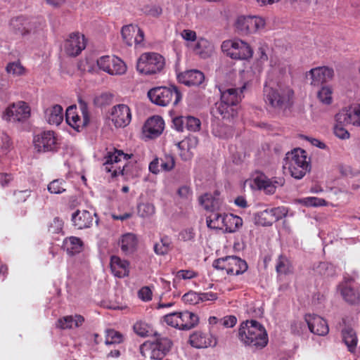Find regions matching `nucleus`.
Wrapping results in <instances>:
<instances>
[{
  "mask_svg": "<svg viewBox=\"0 0 360 360\" xmlns=\"http://www.w3.org/2000/svg\"><path fill=\"white\" fill-rule=\"evenodd\" d=\"M238 336L244 345L258 349L264 347L268 343L265 328L255 320L243 322L239 328Z\"/></svg>",
  "mask_w": 360,
  "mask_h": 360,
  "instance_id": "1",
  "label": "nucleus"
},
{
  "mask_svg": "<svg viewBox=\"0 0 360 360\" xmlns=\"http://www.w3.org/2000/svg\"><path fill=\"white\" fill-rule=\"evenodd\" d=\"M293 91L289 87L272 88L267 86L264 89V100L265 103L271 108L281 111L289 108Z\"/></svg>",
  "mask_w": 360,
  "mask_h": 360,
  "instance_id": "2",
  "label": "nucleus"
},
{
  "mask_svg": "<svg viewBox=\"0 0 360 360\" xmlns=\"http://www.w3.org/2000/svg\"><path fill=\"white\" fill-rule=\"evenodd\" d=\"M150 101L158 105L167 106L169 104L177 105L181 100L182 96L176 86H158L151 89L148 92Z\"/></svg>",
  "mask_w": 360,
  "mask_h": 360,
  "instance_id": "3",
  "label": "nucleus"
},
{
  "mask_svg": "<svg viewBox=\"0 0 360 360\" xmlns=\"http://www.w3.org/2000/svg\"><path fill=\"white\" fill-rule=\"evenodd\" d=\"M288 170L291 176L297 179H301L310 171L311 165L305 150L297 148L287 154Z\"/></svg>",
  "mask_w": 360,
  "mask_h": 360,
  "instance_id": "4",
  "label": "nucleus"
},
{
  "mask_svg": "<svg viewBox=\"0 0 360 360\" xmlns=\"http://www.w3.org/2000/svg\"><path fill=\"white\" fill-rule=\"evenodd\" d=\"M165 65V58L160 54L144 53L137 61L136 70L143 75H155L163 70Z\"/></svg>",
  "mask_w": 360,
  "mask_h": 360,
  "instance_id": "5",
  "label": "nucleus"
},
{
  "mask_svg": "<svg viewBox=\"0 0 360 360\" xmlns=\"http://www.w3.org/2000/svg\"><path fill=\"white\" fill-rule=\"evenodd\" d=\"M221 48L228 56L236 60H248L252 58L253 54L250 46L240 39L226 40L222 42Z\"/></svg>",
  "mask_w": 360,
  "mask_h": 360,
  "instance_id": "6",
  "label": "nucleus"
},
{
  "mask_svg": "<svg viewBox=\"0 0 360 360\" xmlns=\"http://www.w3.org/2000/svg\"><path fill=\"white\" fill-rule=\"evenodd\" d=\"M212 266L217 269L226 270L230 275H240L248 269L247 262L236 256H226L215 259Z\"/></svg>",
  "mask_w": 360,
  "mask_h": 360,
  "instance_id": "7",
  "label": "nucleus"
},
{
  "mask_svg": "<svg viewBox=\"0 0 360 360\" xmlns=\"http://www.w3.org/2000/svg\"><path fill=\"white\" fill-rule=\"evenodd\" d=\"M30 116V108L24 101H18L11 104L4 112L2 118L8 122H20Z\"/></svg>",
  "mask_w": 360,
  "mask_h": 360,
  "instance_id": "8",
  "label": "nucleus"
},
{
  "mask_svg": "<svg viewBox=\"0 0 360 360\" xmlns=\"http://www.w3.org/2000/svg\"><path fill=\"white\" fill-rule=\"evenodd\" d=\"M34 145L38 152H55L58 148V143L53 131H45L36 135Z\"/></svg>",
  "mask_w": 360,
  "mask_h": 360,
  "instance_id": "9",
  "label": "nucleus"
},
{
  "mask_svg": "<svg viewBox=\"0 0 360 360\" xmlns=\"http://www.w3.org/2000/svg\"><path fill=\"white\" fill-rule=\"evenodd\" d=\"M98 68L112 75H122L127 71L125 63L115 56H103L97 60Z\"/></svg>",
  "mask_w": 360,
  "mask_h": 360,
  "instance_id": "10",
  "label": "nucleus"
},
{
  "mask_svg": "<svg viewBox=\"0 0 360 360\" xmlns=\"http://www.w3.org/2000/svg\"><path fill=\"white\" fill-rule=\"evenodd\" d=\"M130 155L124 153L123 151L119 150H115L114 153H108L105 157V162L103 163L104 169L107 172H112V176L115 177L118 175L124 174V166H115V164L119 163L122 158L127 160L130 158Z\"/></svg>",
  "mask_w": 360,
  "mask_h": 360,
  "instance_id": "11",
  "label": "nucleus"
},
{
  "mask_svg": "<svg viewBox=\"0 0 360 360\" xmlns=\"http://www.w3.org/2000/svg\"><path fill=\"white\" fill-rule=\"evenodd\" d=\"M264 25V20L255 16H240L236 22V28L241 34L255 33Z\"/></svg>",
  "mask_w": 360,
  "mask_h": 360,
  "instance_id": "12",
  "label": "nucleus"
},
{
  "mask_svg": "<svg viewBox=\"0 0 360 360\" xmlns=\"http://www.w3.org/2000/svg\"><path fill=\"white\" fill-rule=\"evenodd\" d=\"M110 119L116 128L127 127L131 120V113L129 106L125 104L114 105L110 109Z\"/></svg>",
  "mask_w": 360,
  "mask_h": 360,
  "instance_id": "13",
  "label": "nucleus"
},
{
  "mask_svg": "<svg viewBox=\"0 0 360 360\" xmlns=\"http://www.w3.org/2000/svg\"><path fill=\"white\" fill-rule=\"evenodd\" d=\"M254 183L259 190H264L267 194H274L278 187L284 185L285 179L276 176L269 179L265 174L259 173L255 177Z\"/></svg>",
  "mask_w": 360,
  "mask_h": 360,
  "instance_id": "14",
  "label": "nucleus"
},
{
  "mask_svg": "<svg viewBox=\"0 0 360 360\" xmlns=\"http://www.w3.org/2000/svg\"><path fill=\"white\" fill-rule=\"evenodd\" d=\"M336 122L342 125L360 126V105L342 109L335 115Z\"/></svg>",
  "mask_w": 360,
  "mask_h": 360,
  "instance_id": "15",
  "label": "nucleus"
},
{
  "mask_svg": "<svg viewBox=\"0 0 360 360\" xmlns=\"http://www.w3.org/2000/svg\"><path fill=\"white\" fill-rule=\"evenodd\" d=\"M86 47V39L84 34L72 33L65 41L64 48L66 53L70 56H78Z\"/></svg>",
  "mask_w": 360,
  "mask_h": 360,
  "instance_id": "16",
  "label": "nucleus"
},
{
  "mask_svg": "<svg viewBox=\"0 0 360 360\" xmlns=\"http://www.w3.org/2000/svg\"><path fill=\"white\" fill-rule=\"evenodd\" d=\"M9 25L14 33L21 36H25L34 32L36 28L35 22L24 16H18L12 18Z\"/></svg>",
  "mask_w": 360,
  "mask_h": 360,
  "instance_id": "17",
  "label": "nucleus"
},
{
  "mask_svg": "<svg viewBox=\"0 0 360 360\" xmlns=\"http://www.w3.org/2000/svg\"><path fill=\"white\" fill-rule=\"evenodd\" d=\"M334 75V71L332 68L323 66L311 69L307 73V76H310V84L314 86H321L330 80Z\"/></svg>",
  "mask_w": 360,
  "mask_h": 360,
  "instance_id": "18",
  "label": "nucleus"
},
{
  "mask_svg": "<svg viewBox=\"0 0 360 360\" xmlns=\"http://www.w3.org/2000/svg\"><path fill=\"white\" fill-rule=\"evenodd\" d=\"M96 217L95 223L98 224V219L96 212L91 213L88 210H77L72 214V221L73 225L78 229H84L91 227L93 224L94 218Z\"/></svg>",
  "mask_w": 360,
  "mask_h": 360,
  "instance_id": "19",
  "label": "nucleus"
},
{
  "mask_svg": "<svg viewBox=\"0 0 360 360\" xmlns=\"http://www.w3.org/2000/svg\"><path fill=\"white\" fill-rule=\"evenodd\" d=\"M304 321L312 333L321 336L328 333L329 328L328 323L322 317L316 314H306Z\"/></svg>",
  "mask_w": 360,
  "mask_h": 360,
  "instance_id": "20",
  "label": "nucleus"
},
{
  "mask_svg": "<svg viewBox=\"0 0 360 360\" xmlns=\"http://www.w3.org/2000/svg\"><path fill=\"white\" fill-rule=\"evenodd\" d=\"M219 195L220 193L218 191H215L214 193H206L199 197V204L207 211H218L223 203Z\"/></svg>",
  "mask_w": 360,
  "mask_h": 360,
  "instance_id": "21",
  "label": "nucleus"
},
{
  "mask_svg": "<svg viewBox=\"0 0 360 360\" xmlns=\"http://www.w3.org/2000/svg\"><path fill=\"white\" fill-rule=\"evenodd\" d=\"M164 129V121L160 116H153L147 120L143 131L146 136L154 139L160 136Z\"/></svg>",
  "mask_w": 360,
  "mask_h": 360,
  "instance_id": "22",
  "label": "nucleus"
},
{
  "mask_svg": "<svg viewBox=\"0 0 360 360\" xmlns=\"http://www.w3.org/2000/svg\"><path fill=\"white\" fill-rule=\"evenodd\" d=\"M179 81L186 86H198L201 84L204 79V74L197 70H191L185 71L178 75Z\"/></svg>",
  "mask_w": 360,
  "mask_h": 360,
  "instance_id": "23",
  "label": "nucleus"
},
{
  "mask_svg": "<svg viewBox=\"0 0 360 360\" xmlns=\"http://www.w3.org/2000/svg\"><path fill=\"white\" fill-rule=\"evenodd\" d=\"M110 269L112 274L118 278H124L129 276V263L125 259L113 255L110 257Z\"/></svg>",
  "mask_w": 360,
  "mask_h": 360,
  "instance_id": "24",
  "label": "nucleus"
},
{
  "mask_svg": "<svg viewBox=\"0 0 360 360\" xmlns=\"http://www.w3.org/2000/svg\"><path fill=\"white\" fill-rule=\"evenodd\" d=\"M340 290L344 300L349 304H360V290L352 285H340Z\"/></svg>",
  "mask_w": 360,
  "mask_h": 360,
  "instance_id": "25",
  "label": "nucleus"
},
{
  "mask_svg": "<svg viewBox=\"0 0 360 360\" xmlns=\"http://www.w3.org/2000/svg\"><path fill=\"white\" fill-rule=\"evenodd\" d=\"M79 107L82 114V120L77 114L73 119H72V120L67 121V123L77 131H79L82 129L86 127L90 121L86 103L84 101H80Z\"/></svg>",
  "mask_w": 360,
  "mask_h": 360,
  "instance_id": "26",
  "label": "nucleus"
},
{
  "mask_svg": "<svg viewBox=\"0 0 360 360\" xmlns=\"http://www.w3.org/2000/svg\"><path fill=\"white\" fill-rule=\"evenodd\" d=\"M245 86H243L240 89L229 88L225 90L219 89L221 93V99L224 103L231 105L232 106L236 105L241 101V94Z\"/></svg>",
  "mask_w": 360,
  "mask_h": 360,
  "instance_id": "27",
  "label": "nucleus"
},
{
  "mask_svg": "<svg viewBox=\"0 0 360 360\" xmlns=\"http://www.w3.org/2000/svg\"><path fill=\"white\" fill-rule=\"evenodd\" d=\"M119 245L125 255L132 254L136 250L138 239L135 234L128 233L122 236Z\"/></svg>",
  "mask_w": 360,
  "mask_h": 360,
  "instance_id": "28",
  "label": "nucleus"
},
{
  "mask_svg": "<svg viewBox=\"0 0 360 360\" xmlns=\"http://www.w3.org/2000/svg\"><path fill=\"white\" fill-rule=\"evenodd\" d=\"M180 330H188L195 327L198 322V315L188 311L179 312Z\"/></svg>",
  "mask_w": 360,
  "mask_h": 360,
  "instance_id": "29",
  "label": "nucleus"
},
{
  "mask_svg": "<svg viewBox=\"0 0 360 360\" xmlns=\"http://www.w3.org/2000/svg\"><path fill=\"white\" fill-rule=\"evenodd\" d=\"M84 321V318L81 315L65 316L58 320L56 326L61 329H70L73 327H79Z\"/></svg>",
  "mask_w": 360,
  "mask_h": 360,
  "instance_id": "30",
  "label": "nucleus"
},
{
  "mask_svg": "<svg viewBox=\"0 0 360 360\" xmlns=\"http://www.w3.org/2000/svg\"><path fill=\"white\" fill-rule=\"evenodd\" d=\"M243 225V219L233 214H224L223 229L227 233L237 231Z\"/></svg>",
  "mask_w": 360,
  "mask_h": 360,
  "instance_id": "31",
  "label": "nucleus"
},
{
  "mask_svg": "<svg viewBox=\"0 0 360 360\" xmlns=\"http://www.w3.org/2000/svg\"><path fill=\"white\" fill-rule=\"evenodd\" d=\"M139 350L143 356H146V352H150V357L152 359L161 360L166 355L150 341H146L141 345Z\"/></svg>",
  "mask_w": 360,
  "mask_h": 360,
  "instance_id": "32",
  "label": "nucleus"
},
{
  "mask_svg": "<svg viewBox=\"0 0 360 360\" xmlns=\"http://www.w3.org/2000/svg\"><path fill=\"white\" fill-rule=\"evenodd\" d=\"M190 344L196 348H205L210 346H214L216 342H212L207 338L206 335L202 332H195L193 333L189 338Z\"/></svg>",
  "mask_w": 360,
  "mask_h": 360,
  "instance_id": "33",
  "label": "nucleus"
},
{
  "mask_svg": "<svg viewBox=\"0 0 360 360\" xmlns=\"http://www.w3.org/2000/svg\"><path fill=\"white\" fill-rule=\"evenodd\" d=\"M64 247L69 255H74L82 250L83 242L77 237L71 236L65 240Z\"/></svg>",
  "mask_w": 360,
  "mask_h": 360,
  "instance_id": "34",
  "label": "nucleus"
},
{
  "mask_svg": "<svg viewBox=\"0 0 360 360\" xmlns=\"http://www.w3.org/2000/svg\"><path fill=\"white\" fill-rule=\"evenodd\" d=\"M342 340L349 351L353 352L357 345V337L355 331L349 327H345L342 330Z\"/></svg>",
  "mask_w": 360,
  "mask_h": 360,
  "instance_id": "35",
  "label": "nucleus"
},
{
  "mask_svg": "<svg viewBox=\"0 0 360 360\" xmlns=\"http://www.w3.org/2000/svg\"><path fill=\"white\" fill-rule=\"evenodd\" d=\"M154 252L158 255H165L173 249L172 239L164 235L160 238V243H157L153 247Z\"/></svg>",
  "mask_w": 360,
  "mask_h": 360,
  "instance_id": "36",
  "label": "nucleus"
},
{
  "mask_svg": "<svg viewBox=\"0 0 360 360\" xmlns=\"http://www.w3.org/2000/svg\"><path fill=\"white\" fill-rule=\"evenodd\" d=\"M46 116L49 124H60L63 118L62 107L55 105L52 108L46 110Z\"/></svg>",
  "mask_w": 360,
  "mask_h": 360,
  "instance_id": "37",
  "label": "nucleus"
},
{
  "mask_svg": "<svg viewBox=\"0 0 360 360\" xmlns=\"http://www.w3.org/2000/svg\"><path fill=\"white\" fill-rule=\"evenodd\" d=\"M255 223L263 226H271L276 222V218L272 215L271 210H265L256 214Z\"/></svg>",
  "mask_w": 360,
  "mask_h": 360,
  "instance_id": "38",
  "label": "nucleus"
},
{
  "mask_svg": "<svg viewBox=\"0 0 360 360\" xmlns=\"http://www.w3.org/2000/svg\"><path fill=\"white\" fill-rule=\"evenodd\" d=\"M137 32V25L132 24L124 25L122 27L121 34L123 41L127 46H132L134 44V37Z\"/></svg>",
  "mask_w": 360,
  "mask_h": 360,
  "instance_id": "39",
  "label": "nucleus"
},
{
  "mask_svg": "<svg viewBox=\"0 0 360 360\" xmlns=\"http://www.w3.org/2000/svg\"><path fill=\"white\" fill-rule=\"evenodd\" d=\"M207 225L213 229H223L224 214L217 211L211 212V214L206 219Z\"/></svg>",
  "mask_w": 360,
  "mask_h": 360,
  "instance_id": "40",
  "label": "nucleus"
},
{
  "mask_svg": "<svg viewBox=\"0 0 360 360\" xmlns=\"http://www.w3.org/2000/svg\"><path fill=\"white\" fill-rule=\"evenodd\" d=\"M276 270L278 274L286 275L292 271V265L289 259L283 255H280L276 264Z\"/></svg>",
  "mask_w": 360,
  "mask_h": 360,
  "instance_id": "41",
  "label": "nucleus"
},
{
  "mask_svg": "<svg viewBox=\"0 0 360 360\" xmlns=\"http://www.w3.org/2000/svg\"><path fill=\"white\" fill-rule=\"evenodd\" d=\"M105 343L106 345L120 344L124 341L123 335L114 329H108L106 330Z\"/></svg>",
  "mask_w": 360,
  "mask_h": 360,
  "instance_id": "42",
  "label": "nucleus"
},
{
  "mask_svg": "<svg viewBox=\"0 0 360 360\" xmlns=\"http://www.w3.org/2000/svg\"><path fill=\"white\" fill-rule=\"evenodd\" d=\"M217 111L220 114L223 118L229 119L230 117H233L236 113L233 109V106L226 103H224L221 100L220 103H217Z\"/></svg>",
  "mask_w": 360,
  "mask_h": 360,
  "instance_id": "43",
  "label": "nucleus"
},
{
  "mask_svg": "<svg viewBox=\"0 0 360 360\" xmlns=\"http://www.w3.org/2000/svg\"><path fill=\"white\" fill-rule=\"evenodd\" d=\"M66 183L63 179H54L48 185V191L53 194H60L66 191Z\"/></svg>",
  "mask_w": 360,
  "mask_h": 360,
  "instance_id": "44",
  "label": "nucleus"
},
{
  "mask_svg": "<svg viewBox=\"0 0 360 360\" xmlns=\"http://www.w3.org/2000/svg\"><path fill=\"white\" fill-rule=\"evenodd\" d=\"M212 134L219 138L226 139L231 135V129L226 125L217 123L212 127Z\"/></svg>",
  "mask_w": 360,
  "mask_h": 360,
  "instance_id": "45",
  "label": "nucleus"
},
{
  "mask_svg": "<svg viewBox=\"0 0 360 360\" xmlns=\"http://www.w3.org/2000/svg\"><path fill=\"white\" fill-rule=\"evenodd\" d=\"M138 214L142 218L150 217L155 214V206L150 202H143L138 205Z\"/></svg>",
  "mask_w": 360,
  "mask_h": 360,
  "instance_id": "46",
  "label": "nucleus"
},
{
  "mask_svg": "<svg viewBox=\"0 0 360 360\" xmlns=\"http://www.w3.org/2000/svg\"><path fill=\"white\" fill-rule=\"evenodd\" d=\"M332 89L328 86H323L317 93V97L320 102L329 105L332 103Z\"/></svg>",
  "mask_w": 360,
  "mask_h": 360,
  "instance_id": "47",
  "label": "nucleus"
},
{
  "mask_svg": "<svg viewBox=\"0 0 360 360\" xmlns=\"http://www.w3.org/2000/svg\"><path fill=\"white\" fill-rule=\"evenodd\" d=\"M6 72L13 76H20L23 75L25 68L19 61L9 63L6 68Z\"/></svg>",
  "mask_w": 360,
  "mask_h": 360,
  "instance_id": "48",
  "label": "nucleus"
},
{
  "mask_svg": "<svg viewBox=\"0 0 360 360\" xmlns=\"http://www.w3.org/2000/svg\"><path fill=\"white\" fill-rule=\"evenodd\" d=\"M153 345H156L158 349H160L165 354L169 351L172 342L167 338H158L155 341L152 342Z\"/></svg>",
  "mask_w": 360,
  "mask_h": 360,
  "instance_id": "49",
  "label": "nucleus"
},
{
  "mask_svg": "<svg viewBox=\"0 0 360 360\" xmlns=\"http://www.w3.org/2000/svg\"><path fill=\"white\" fill-rule=\"evenodd\" d=\"M134 332L141 337L150 335V326L145 322L138 321L134 325Z\"/></svg>",
  "mask_w": 360,
  "mask_h": 360,
  "instance_id": "50",
  "label": "nucleus"
},
{
  "mask_svg": "<svg viewBox=\"0 0 360 360\" xmlns=\"http://www.w3.org/2000/svg\"><path fill=\"white\" fill-rule=\"evenodd\" d=\"M304 205L309 207H318L326 205V201L323 198L317 197H307L300 200Z\"/></svg>",
  "mask_w": 360,
  "mask_h": 360,
  "instance_id": "51",
  "label": "nucleus"
},
{
  "mask_svg": "<svg viewBox=\"0 0 360 360\" xmlns=\"http://www.w3.org/2000/svg\"><path fill=\"white\" fill-rule=\"evenodd\" d=\"M200 121L193 116H186V129L190 131H197L200 128Z\"/></svg>",
  "mask_w": 360,
  "mask_h": 360,
  "instance_id": "52",
  "label": "nucleus"
},
{
  "mask_svg": "<svg viewBox=\"0 0 360 360\" xmlns=\"http://www.w3.org/2000/svg\"><path fill=\"white\" fill-rule=\"evenodd\" d=\"M179 312H174L164 316V320L167 325L180 329Z\"/></svg>",
  "mask_w": 360,
  "mask_h": 360,
  "instance_id": "53",
  "label": "nucleus"
},
{
  "mask_svg": "<svg viewBox=\"0 0 360 360\" xmlns=\"http://www.w3.org/2000/svg\"><path fill=\"white\" fill-rule=\"evenodd\" d=\"M32 191L25 189L23 191H15L13 193V202L15 203H21L27 200L30 196Z\"/></svg>",
  "mask_w": 360,
  "mask_h": 360,
  "instance_id": "54",
  "label": "nucleus"
},
{
  "mask_svg": "<svg viewBox=\"0 0 360 360\" xmlns=\"http://www.w3.org/2000/svg\"><path fill=\"white\" fill-rule=\"evenodd\" d=\"M196 276L197 274L191 270H179L176 274V278L173 281V285L176 288V279H191Z\"/></svg>",
  "mask_w": 360,
  "mask_h": 360,
  "instance_id": "55",
  "label": "nucleus"
},
{
  "mask_svg": "<svg viewBox=\"0 0 360 360\" xmlns=\"http://www.w3.org/2000/svg\"><path fill=\"white\" fill-rule=\"evenodd\" d=\"M292 333L295 335H301L306 330V324L301 321H293L290 325Z\"/></svg>",
  "mask_w": 360,
  "mask_h": 360,
  "instance_id": "56",
  "label": "nucleus"
},
{
  "mask_svg": "<svg viewBox=\"0 0 360 360\" xmlns=\"http://www.w3.org/2000/svg\"><path fill=\"white\" fill-rule=\"evenodd\" d=\"M182 300L186 303L197 304L200 302V297H199V293L190 291L184 295Z\"/></svg>",
  "mask_w": 360,
  "mask_h": 360,
  "instance_id": "57",
  "label": "nucleus"
},
{
  "mask_svg": "<svg viewBox=\"0 0 360 360\" xmlns=\"http://www.w3.org/2000/svg\"><path fill=\"white\" fill-rule=\"evenodd\" d=\"M160 167L164 171H170L174 167V160L171 155H166L164 159H160Z\"/></svg>",
  "mask_w": 360,
  "mask_h": 360,
  "instance_id": "58",
  "label": "nucleus"
},
{
  "mask_svg": "<svg viewBox=\"0 0 360 360\" xmlns=\"http://www.w3.org/2000/svg\"><path fill=\"white\" fill-rule=\"evenodd\" d=\"M144 12L148 15L158 18L162 14V10L159 6H148L145 7Z\"/></svg>",
  "mask_w": 360,
  "mask_h": 360,
  "instance_id": "59",
  "label": "nucleus"
},
{
  "mask_svg": "<svg viewBox=\"0 0 360 360\" xmlns=\"http://www.w3.org/2000/svg\"><path fill=\"white\" fill-rule=\"evenodd\" d=\"M192 194V190L188 186H182L177 191V195L184 200H191Z\"/></svg>",
  "mask_w": 360,
  "mask_h": 360,
  "instance_id": "60",
  "label": "nucleus"
},
{
  "mask_svg": "<svg viewBox=\"0 0 360 360\" xmlns=\"http://www.w3.org/2000/svg\"><path fill=\"white\" fill-rule=\"evenodd\" d=\"M270 210L272 215L276 218V221L285 217L288 214V210L284 207H277Z\"/></svg>",
  "mask_w": 360,
  "mask_h": 360,
  "instance_id": "61",
  "label": "nucleus"
},
{
  "mask_svg": "<svg viewBox=\"0 0 360 360\" xmlns=\"http://www.w3.org/2000/svg\"><path fill=\"white\" fill-rule=\"evenodd\" d=\"M63 222L58 218H55L49 227V231L51 233H58L62 231Z\"/></svg>",
  "mask_w": 360,
  "mask_h": 360,
  "instance_id": "62",
  "label": "nucleus"
},
{
  "mask_svg": "<svg viewBox=\"0 0 360 360\" xmlns=\"http://www.w3.org/2000/svg\"><path fill=\"white\" fill-rule=\"evenodd\" d=\"M180 239L184 241H191L195 238V233L193 228H188L183 230L179 233Z\"/></svg>",
  "mask_w": 360,
  "mask_h": 360,
  "instance_id": "63",
  "label": "nucleus"
},
{
  "mask_svg": "<svg viewBox=\"0 0 360 360\" xmlns=\"http://www.w3.org/2000/svg\"><path fill=\"white\" fill-rule=\"evenodd\" d=\"M237 322V319L234 316H227L219 319V323L226 328L233 327Z\"/></svg>",
  "mask_w": 360,
  "mask_h": 360,
  "instance_id": "64",
  "label": "nucleus"
}]
</instances>
